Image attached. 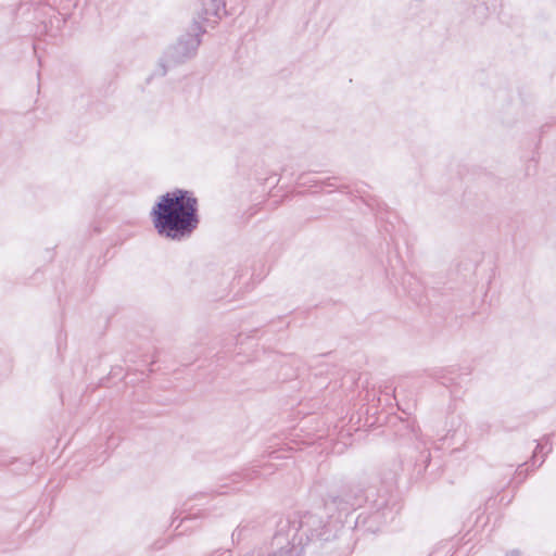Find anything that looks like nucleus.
Listing matches in <instances>:
<instances>
[{
  "label": "nucleus",
  "mask_w": 556,
  "mask_h": 556,
  "mask_svg": "<svg viewBox=\"0 0 556 556\" xmlns=\"http://www.w3.org/2000/svg\"><path fill=\"white\" fill-rule=\"evenodd\" d=\"M150 215L156 232L173 241L189 238L200 223L198 200L184 189L162 194Z\"/></svg>",
  "instance_id": "f257e3e1"
},
{
  "label": "nucleus",
  "mask_w": 556,
  "mask_h": 556,
  "mask_svg": "<svg viewBox=\"0 0 556 556\" xmlns=\"http://www.w3.org/2000/svg\"><path fill=\"white\" fill-rule=\"evenodd\" d=\"M368 503L374 509L371 517L376 520L382 519L384 522L394 519L400 511L397 495L388 488L364 490L357 483H348L343 485L337 495H330L325 501V508L330 513L332 508L349 513L352 509L361 507Z\"/></svg>",
  "instance_id": "f03ea898"
},
{
  "label": "nucleus",
  "mask_w": 556,
  "mask_h": 556,
  "mask_svg": "<svg viewBox=\"0 0 556 556\" xmlns=\"http://www.w3.org/2000/svg\"><path fill=\"white\" fill-rule=\"evenodd\" d=\"M193 26V34L181 35L166 48L159 60V75L165 76L170 68L179 66L197 55L201 45V35L205 33V29L199 23H194Z\"/></svg>",
  "instance_id": "7ed1b4c3"
},
{
  "label": "nucleus",
  "mask_w": 556,
  "mask_h": 556,
  "mask_svg": "<svg viewBox=\"0 0 556 556\" xmlns=\"http://www.w3.org/2000/svg\"><path fill=\"white\" fill-rule=\"evenodd\" d=\"M300 529L306 534L308 541L329 542L338 536L336 523L325 521L323 517L312 511L301 516Z\"/></svg>",
  "instance_id": "20e7f679"
},
{
  "label": "nucleus",
  "mask_w": 556,
  "mask_h": 556,
  "mask_svg": "<svg viewBox=\"0 0 556 556\" xmlns=\"http://www.w3.org/2000/svg\"><path fill=\"white\" fill-rule=\"evenodd\" d=\"M225 13V2L223 0H203L202 20L210 21L213 16L215 17L214 23H217Z\"/></svg>",
  "instance_id": "39448f33"
},
{
  "label": "nucleus",
  "mask_w": 556,
  "mask_h": 556,
  "mask_svg": "<svg viewBox=\"0 0 556 556\" xmlns=\"http://www.w3.org/2000/svg\"><path fill=\"white\" fill-rule=\"evenodd\" d=\"M552 450H553V447H552V443H551V438H549V435H545L543 438V442L538 443V445L534 450V453L531 458L532 464L535 463V457H536L538 453L542 452L543 458L539 464V466H541L544 463L545 457L552 452Z\"/></svg>",
  "instance_id": "423d86ee"
},
{
  "label": "nucleus",
  "mask_w": 556,
  "mask_h": 556,
  "mask_svg": "<svg viewBox=\"0 0 556 556\" xmlns=\"http://www.w3.org/2000/svg\"><path fill=\"white\" fill-rule=\"evenodd\" d=\"M431 460V454L429 450H422L419 454L418 459L415 463V470L417 475H421L428 467Z\"/></svg>",
  "instance_id": "0eeeda50"
},
{
  "label": "nucleus",
  "mask_w": 556,
  "mask_h": 556,
  "mask_svg": "<svg viewBox=\"0 0 556 556\" xmlns=\"http://www.w3.org/2000/svg\"><path fill=\"white\" fill-rule=\"evenodd\" d=\"M451 547L447 543L437 545L428 556H451Z\"/></svg>",
  "instance_id": "6e6552de"
},
{
  "label": "nucleus",
  "mask_w": 556,
  "mask_h": 556,
  "mask_svg": "<svg viewBox=\"0 0 556 556\" xmlns=\"http://www.w3.org/2000/svg\"><path fill=\"white\" fill-rule=\"evenodd\" d=\"M10 460H11L13 464H15V463H16V462H13L12 459H10ZM17 463H18V465H20V466L17 467V470H18L20 472H22V471H27V470L31 467V465H33V463H30V462H22V463L17 462Z\"/></svg>",
  "instance_id": "1a4fd4ad"
},
{
  "label": "nucleus",
  "mask_w": 556,
  "mask_h": 556,
  "mask_svg": "<svg viewBox=\"0 0 556 556\" xmlns=\"http://www.w3.org/2000/svg\"><path fill=\"white\" fill-rule=\"evenodd\" d=\"M437 378L441 381V383L443 386H450L454 382V379L453 378H447L445 377L444 375L442 376H437Z\"/></svg>",
  "instance_id": "9d476101"
},
{
  "label": "nucleus",
  "mask_w": 556,
  "mask_h": 556,
  "mask_svg": "<svg viewBox=\"0 0 556 556\" xmlns=\"http://www.w3.org/2000/svg\"><path fill=\"white\" fill-rule=\"evenodd\" d=\"M506 556H521V552L518 548H514L508 551Z\"/></svg>",
  "instance_id": "9b49d317"
},
{
  "label": "nucleus",
  "mask_w": 556,
  "mask_h": 556,
  "mask_svg": "<svg viewBox=\"0 0 556 556\" xmlns=\"http://www.w3.org/2000/svg\"><path fill=\"white\" fill-rule=\"evenodd\" d=\"M0 465H13V463L10 459H0Z\"/></svg>",
  "instance_id": "f8f14e48"
},
{
  "label": "nucleus",
  "mask_w": 556,
  "mask_h": 556,
  "mask_svg": "<svg viewBox=\"0 0 556 556\" xmlns=\"http://www.w3.org/2000/svg\"><path fill=\"white\" fill-rule=\"evenodd\" d=\"M523 465L519 466L518 469H517V475L518 476H521L523 473V470L521 469Z\"/></svg>",
  "instance_id": "ddd939ff"
}]
</instances>
